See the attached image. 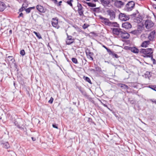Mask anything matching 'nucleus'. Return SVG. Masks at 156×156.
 Segmentation results:
<instances>
[{"instance_id":"obj_1","label":"nucleus","mask_w":156,"mask_h":156,"mask_svg":"<svg viewBox=\"0 0 156 156\" xmlns=\"http://www.w3.org/2000/svg\"><path fill=\"white\" fill-rule=\"evenodd\" d=\"M140 53L144 57H151L152 58L153 51L151 48L141 49L140 51Z\"/></svg>"},{"instance_id":"obj_2","label":"nucleus","mask_w":156,"mask_h":156,"mask_svg":"<svg viewBox=\"0 0 156 156\" xmlns=\"http://www.w3.org/2000/svg\"><path fill=\"white\" fill-rule=\"evenodd\" d=\"M135 3L133 1L129 2L126 5L125 9L128 11H131L134 8Z\"/></svg>"},{"instance_id":"obj_3","label":"nucleus","mask_w":156,"mask_h":156,"mask_svg":"<svg viewBox=\"0 0 156 156\" xmlns=\"http://www.w3.org/2000/svg\"><path fill=\"white\" fill-rule=\"evenodd\" d=\"M119 18L122 21H126L128 20L129 18V16L125 14L121 13L119 15Z\"/></svg>"},{"instance_id":"obj_4","label":"nucleus","mask_w":156,"mask_h":156,"mask_svg":"<svg viewBox=\"0 0 156 156\" xmlns=\"http://www.w3.org/2000/svg\"><path fill=\"white\" fill-rule=\"evenodd\" d=\"M77 7L78 8L77 11L80 16H83V7L81 5L77 2Z\"/></svg>"},{"instance_id":"obj_5","label":"nucleus","mask_w":156,"mask_h":156,"mask_svg":"<svg viewBox=\"0 0 156 156\" xmlns=\"http://www.w3.org/2000/svg\"><path fill=\"white\" fill-rule=\"evenodd\" d=\"M145 25L147 29H150L154 25V23L151 20H147L145 23Z\"/></svg>"},{"instance_id":"obj_6","label":"nucleus","mask_w":156,"mask_h":156,"mask_svg":"<svg viewBox=\"0 0 156 156\" xmlns=\"http://www.w3.org/2000/svg\"><path fill=\"white\" fill-rule=\"evenodd\" d=\"M51 22L52 26L57 29H58L59 27L58 25V19L57 18H53Z\"/></svg>"},{"instance_id":"obj_7","label":"nucleus","mask_w":156,"mask_h":156,"mask_svg":"<svg viewBox=\"0 0 156 156\" xmlns=\"http://www.w3.org/2000/svg\"><path fill=\"white\" fill-rule=\"evenodd\" d=\"M120 36L121 37L124 39H126L129 37V34L124 31L122 30Z\"/></svg>"},{"instance_id":"obj_8","label":"nucleus","mask_w":156,"mask_h":156,"mask_svg":"<svg viewBox=\"0 0 156 156\" xmlns=\"http://www.w3.org/2000/svg\"><path fill=\"white\" fill-rule=\"evenodd\" d=\"M122 30L120 28H115L113 29V33L114 34L117 35H120Z\"/></svg>"},{"instance_id":"obj_9","label":"nucleus","mask_w":156,"mask_h":156,"mask_svg":"<svg viewBox=\"0 0 156 156\" xmlns=\"http://www.w3.org/2000/svg\"><path fill=\"white\" fill-rule=\"evenodd\" d=\"M122 27L126 29H129L131 27L132 25L130 23L126 22L122 23Z\"/></svg>"},{"instance_id":"obj_10","label":"nucleus","mask_w":156,"mask_h":156,"mask_svg":"<svg viewBox=\"0 0 156 156\" xmlns=\"http://www.w3.org/2000/svg\"><path fill=\"white\" fill-rule=\"evenodd\" d=\"M114 4L117 7L120 8L124 5V3L120 1H116L115 2Z\"/></svg>"},{"instance_id":"obj_11","label":"nucleus","mask_w":156,"mask_h":156,"mask_svg":"<svg viewBox=\"0 0 156 156\" xmlns=\"http://www.w3.org/2000/svg\"><path fill=\"white\" fill-rule=\"evenodd\" d=\"M102 4L105 7L108 6L110 2V0H101Z\"/></svg>"},{"instance_id":"obj_12","label":"nucleus","mask_w":156,"mask_h":156,"mask_svg":"<svg viewBox=\"0 0 156 156\" xmlns=\"http://www.w3.org/2000/svg\"><path fill=\"white\" fill-rule=\"evenodd\" d=\"M155 34V31H154L151 32L150 34L148 36V38L150 41H153L154 40Z\"/></svg>"},{"instance_id":"obj_13","label":"nucleus","mask_w":156,"mask_h":156,"mask_svg":"<svg viewBox=\"0 0 156 156\" xmlns=\"http://www.w3.org/2000/svg\"><path fill=\"white\" fill-rule=\"evenodd\" d=\"M109 15L110 16L112 20L115 17V12L112 10H109L108 11Z\"/></svg>"},{"instance_id":"obj_14","label":"nucleus","mask_w":156,"mask_h":156,"mask_svg":"<svg viewBox=\"0 0 156 156\" xmlns=\"http://www.w3.org/2000/svg\"><path fill=\"white\" fill-rule=\"evenodd\" d=\"M86 52L88 58L91 60H93V58L92 57V56L93 55V53L90 51L89 50L86 51Z\"/></svg>"},{"instance_id":"obj_15","label":"nucleus","mask_w":156,"mask_h":156,"mask_svg":"<svg viewBox=\"0 0 156 156\" xmlns=\"http://www.w3.org/2000/svg\"><path fill=\"white\" fill-rule=\"evenodd\" d=\"M128 48L133 53H137L139 52L138 49L135 47H129Z\"/></svg>"},{"instance_id":"obj_16","label":"nucleus","mask_w":156,"mask_h":156,"mask_svg":"<svg viewBox=\"0 0 156 156\" xmlns=\"http://www.w3.org/2000/svg\"><path fill=\"white\" fill-rule=\"evenodd\" d=\"M6 5L5 3L0 2V11H3L6 8Z\"/></svg>"},{"instance_id":"obj_17","label":"nucleus","mask_w":156,"mask_h":156,"mask_svg":"<svg viewBox=\"0 0 156 156\" xmlns=\"http://www.w3.org/2000/svg\"><path fill=\"white\" fill-rule=\"evenodd\" d=\"M36 8L37 10L41 12H45L44 7L40 5H38L37 6Z\"/></svg>"},{"instance_id":"obj_18","label":"nucleus","mask_w":156,"mask_h":156,"mask_svg":"<svg viewBox=\"0 0 156 156\" xmlns=\"http://www.w3.org/2000/svg\"><path fill=\"white\" fill-rule=\"evenodd\" d=\"M150 41H145L143 42L141 45V46L143 47H146L149 44Z\"/></svg>"},{"instance_id":"obj_19","label":"nucleus","mask_w":156,"mask_h":156,"mask_svg":"<svg viewBox=\"0 0 156 156\" xmlns=\"http://www.w3.org/2000/svg\"><path fill=\"white\" fill-rule=\"evenodd\" d=\"M1 144L2 145L3 147L7 149L10 147L9 144L7 142L2 143Z\"/></svg>"},{"instance_id":"obj_20","label":"nucleus","mask_w":156,"mask_h":156,"mask_svg":"<svg viewBox=\"0 0 156 156\" xmlns=\"http://www.w3.org/2000/svg\"><path fill=\"white\" fill-rule=\"evenodd\" d=\"M108 53L110 55H112L113 57H115V58H118V55L114 53L111 50H110V52H108Z\"/></svg>"},{"instance_id":"obj_21","label":"nucleus","mask_w":156,"mask_h":156,"mask_svg":"<svg viewBox=\"0 0 156 156\" xmlns=\"http://www.w3.org/2000/svg\"><path fill=\"white\" fill-rule=\"evenodd\" d=\"M86 4L87 5L90 7H95L96 6V4L93 3L91 2H87Z\"/></svg>"},{"instance_id":"obj_22","label":"nucleus","mask_w":156,"mask_h":156,"mask_svg":"<svg viewBox=\"0 0 156 156\" xmlns=\"http://www.w3.org/2000/svg\"><path fill=\"white\" fill-rule=\"evenodd\" d=\"M131 33L134 34L138 35L139 34L140 32L139 30H136L132 31Z\"/></svg>"},{"instance_id":"obj_23","label":"nucleus","mask_w":156,"mask_h":156,"mask_svg":"<svg viewBox=\"0 0 156 156\" xmlns=\"http://www.w3.org/2000/svg\"><path fill=\"white\" fill-rule=\"evenodd\" d=\"M120 87L126 89H128V87L127 86L123 84H120Z\"/></svg>"},{"instance_id":"obj_24","label":"nucleus","mask_w":156,"mask_h":156,"mask_svg":"<svg viewBox=\"0 0 156 156\" xmlns=\"http://www.w3.org/2000/svg\"><path fill=\"white\" fill-rule=\"evenodd\" d=\"M27 7V6H24V4L23 5L22 7L20 9V11L22 12L23 11L24 9H25V8Z\"/></svg>"},{"instance_id":"obj_25","label":"nucleus","mask_w":156,"mask_h":156,"mask_svg":"<svg viewBox=\"0 0 156 156\" xmlns=\"http://www.w3.org/2000/svg\"><path fill=\"white\" fill-rule=\"evenodd\" d=\"M33 33L36 35V36L37 37H38L39 39H41V37L39 33H37L35 31H34Z\"/></svg>"},{"instance_id":"obj_26","label":"nucleus","mask_w":156,"mask_h":156,"mask_svg":"<svg viewBox=\"0 0 156 156\" xmlns=\"http://www.w3.org/2000/svg\"><path fill=\"white\" fill-rule=\"evenodd\" d=\"M101 19H103L104 21V22L105 24H107L108 23L109 20L107 19L101 17Z\"/></svg>"},{"instance_id":"obj_27","label":"nucleus","mask_w":156,"mask_h":156,"mask_svg":"<svg viewBox=\"0 0 156 156\" xmlns=\"http://www.w3.org/2000/svg\"><path fill=\"white\" fill-rule=\"evenodd\" d=\"M73 0H70L69 1H68L67 2V3L72 7H73V4L72 3V2H73Z\"/></svg>"},{"instance_id":"obj_28","label":"nucleus","mask_w":156,"mask_h":156,"mask_svg":"<svg viewBox=\"0 0 156 156\" xmlns=\"http://www.w3.org/2000/svg\"><path fill=\"white\" fill-rule=\"evenodd\" d=\"M84 77V79L85 80H86L89 83H91V81H90V79L88 77Z\"/></svg>"},{"instance_id":"obj_29","label":"nucleus","mask_w":156,"mask_h":156,"mask_svg":"<svg viewBox=\"0 0 156 156\" xmlns=\"http://www.w3.org/2000/svg\"><path fill=\"white\" fill-rule=\"evenodd\" d=\"M73 41V40H67L66 41V43L67 44H71Z\"/></svg>"},{"instance_id":"obj_30","label":"nucleus","mask_w":156,"mask_h":156,"mask_svg":"<svg viewBox=\"0 0 156 156\" xmlns=\"http://www.w3.org/2000/svg\"><path fill=\"white\" fill-rule=\"evenodd\" d=\"M72 62L76 64L78 63L77 59L74 58H72Z\"/></svg>"},{"instance_id":"obj_31","label":"nucleus","mask_w":156,"mask_h":156,"mask_svg":"<svg viewBox=\"0 0 156 156\" xmlns=\"http://www.w3.org/2000/svg\"><path fill=\"white\" fill-rule=\"evenodd\" d=\"M20 54L22 56H24L25 54V51L24 50H22L20 51Z\"/></svg>"},{"instance_id":"obj_32","label":"nucleus","mask_w":156,"mask_h":156,"mask_svg":"<svg viewBox=\"0 0 156 156\" xmlns=\"http://www.w3.org/2000/svg\"><path fill=\"white\" fill-rule=\"evenodd\" d=\"M31 10L30 9V8L25 9V10L27 13H30V12Z\"/></svg>"},{"instance_id":"obj_33","label":"nucleus","mask_w":156,"mask_h":156,"mask_svg":"<svg viewBox=\"0 0 156 156\" xmlns=\"http://www.w3.org/2000/svg\"><path fill=\"white\" fill-rule=\"evenodd\" d=\"M54 99L53 98L51 97L50 100L48 101V102L49 103L51 104L52 103Z\"/></svg>"},{"instance_id":"obj_34","label":"nucleus","mask_w":156,"mask_h":156,"mask_svg":"<svg viewBox=\"0 0 156 156\" xmlns=\"http://www.w3.org/2000/svg\"><path fill=\"white\" fill-rule=\"evenodd\" d=\"M146 35H145V34H142L141 35V38L142 39H145V38L146 37Z\"/></svg>"},{"instance_id":"obj_35","label":"nucleus","mask_w":156,"mask_h":156,"mask_svg":"<svg viewBox=\"0 0 156 156\" xmlns=\"http://www.w3.org/2000/svg\"><path fill=\"white\" fill-rule=\"evenodd\" d=\"M8 60H10L11 61L13 60V57L12 56H8Z\"/></svg>"},{"instance_id":"obj_36","label":"nucleus","mask_w":156,"mask_h":156,"mask_svg":"<svg viewBox=\"0 0 156 156\" xmlns=\"http://www.w3.org/2000/svg\"><path fill=\"white\" fill-rule=\"evenodd\" d=\"M103 47H104L107 51L108 52H108H110V50L108 48H107L105 46V45H103Z\"/></svg>"},{"instance_id":"obj_37","label":"nucleus","mask_w":156,"mask_h":156,"mask_svg":"<svg viewBox=\"0 0 156 156\" xmlns=\"http://www.w3.org/2000/svg\"><path fill=\"white\" fill-rule=\"evenodd\" d=\"M150 88L152 90L156 91V87L155 86H153L152 87H150Z\"/></svg>"},{"instance_id":"obj_38","label":"nucleus","mask_w":156,"mask_h":156,"mask_svg":"<svg viewBox=\"0 0 156 156\" xmlns=\"http://www.w3.org/2000/svg\"><path fill=\"white\" fill-rule=\"evenodd\" d=\"M67 40H73L72 39V37L71 36H68L67 39Z\"/></svg>"},{"instance_id":"obj_39","label":"nucleus","mask_w":156,"mask_h":156,"mask_svg":"<svg viewBox=\"0 0 156 156\" xmlns=\"http://www.w3.org/2000/svg\"><path fill=\"white\" fill-rule=\"evenodd\" d=\"M98 8H94L93 9V11L94 12H96L97 11H98Z\"/></svg>"},{"instance_id":"obj_40","label":"nucleus","mask_w":156,"mask_h":156,"mask_svg":"<svg viewBox=\"0 0 156 156\" xmlns=\"http://www.w3.org/2000/svg\"><path fill=\"white\" fill-rule=\"evenodd\" d=\"M113 25L114 26L118 27V24L116 23H113Z\"/></svg>"},{"instance_id":"obj_41","label":"nucleus","mask_w":156,"mask_h":156,"mask_svg":"<svg viewBox=\"0 0 156 156\" xmlns=\"http://www.w3.org/2000/svg\"><path fill=\"white\" fill-rule=\"evenodd\" d=\"M52 126L54 128H56V129H58V126H56L55 125V124H53L52 125Z\"/></svg>"},{"instance_id":"obj_42","label":"nucleus","mask_w":156,"mask_h":156,"mask_svg":"<svg viewBox=\"0 0 156 156\" xmlns=\"http://www.w3.org/2000/svg\"><path fill=\"white\" fill-rule=\"evenodd\" d=\"M23 13H21L20 14L19 16L18 17H23Z\"/></svg>"},{"instance_id":"obj_43","label":"nucleus","mask_w":156,"mask_h":156,"mask_svg":"<svg viewBox=\"0 0 156 156\" xmlns=\"http://www.w3.org/2000/svg\"><path fill=\"white\" fill-rule=\"evenodd\" d=\"M83 28H84V29H85L87 28L88 27V26H86V25L85 24H84L83 26Z\"/></svg>"},{"instance_id":"obj_44","label":"nucleus","mask_w":156,"mask_h":156,"mask_svg":"<svg viewBox=\"0 0 156 156\" xmlns=\"http://www.w3.org/2000/svg\"><path fill=\"white\" fill-rule=\"evenodd\" d=\"M78 88L81 92H82V91L81 89V87H78Z\"/></svg>"},{"instance_id":"obj_45","label":"nucleus","mask_w":156,"mask_h":156,"mask_svg":"<svg viewBox=\"0 0 156 156\" xmlns=\"http://www.w3.org/2000/svg\"><path fill=\"white\" fill-rule=\"evenodd\" d=\"M29 8H30V9L31 10L32 9H34L35 8L34 7H29Z\"/></svg>"},{"instance_id":"obj_46","label":"nucleus","mask_w":156,"mask_h":156,"mask_svg":"<svg viewBox=\"0 0 156 156\" xmlns=\"http://www.w3.org/2000/svg\"><path fill=\"white\" fill-rule=\"evenodd\" d=\"M24 6H25V5H27V6H28V5L26 3H24L23 5H24Z\"/></svg>"},{"instance_id":"obj_47","label":"nucleus","mask_w":156,"mask_h":156,"mask_svg":"<svg viewBox=\"0 0 156 156\" xmlns=\"http://www.w3.org/2000/svg\"><path fill=\"white\" fill-rule=\"evenodd\" d=\"M2 135L0 133V140L2 138Z\"/></svg>"},{"instance_id":"obj_48","label":"nucleus","mask_w":156,"mask_h":156,"mask_svg":"<svg viewBox=\"0 0 156 156\" xmlns=\"http://www.w3.org/2000/svg\"><path fill=\"white\" fill-rule=\"evenodd\" d=\"M103 104V105L105 107H106L108 108L107 106L106 105H105V104Z\"/></svg>"},{"instance_id":"obj_49","label":"nucleus","mask_w":156,"mask_h":156,"mask_svg":"<svg viewBox=\"0 0 156 156\" xmlns=\"http://www.w3.org/2000/svg\"><path fill=\"white\" fill-rule=\"evenodd\" d=\"M9 33L10 34H11L12 33V30H10L9 31Z\"/></svg>"},{"instance_id":"obj_50","label":"nucleus","mask_w":156,"mask_h":156,"mask_svg":"<svg viewBox=\"0 0 156 156\" xmlns=\"http://www.w3.org/2000/svg\"><path fill=\"white\" fill-rule=\"evenodd\" d=\"M52 0L53 1H54L55 2H57V0Z\"/></svg>"},{"instance_id":"obj_51","label":"nucleus","mask_w":156,"mask_h":156,"mask_svg":"<svg viewBox=\"0 0 156 156\" xmlns=\"http://www.w3.org/2000/svg\"><path fill=\"white\" fill-rule=\"evenodd\" d=\"M98 0H92V1H94V2H96L97 1H98Z\"/></svg>"},{"instance_id":"obj_52","label":"nucleus","mask_w":156,"mask_h":156,"mask_svg":"<svg viewBox=\"0 0 156 156\" xmlns=\"http://www.w3.org/2000/svg\"><path fill=\"white\" fill-rule=\"evenodd\" d=\"M32 140H34H34H33V137H32Z\"/></svg>"},{"instance_id":"obj_53","label":"nucleus","mask_w":156,"mask_h":156,"mask_svg":"<svg viewBox=\"0 0 156 156\" xmlns=\"http://www.w3.org/2000/svg\"><path fill=\"white\" fill-rule=\"evenodd\" d=\"M62 2V1H60V2H59V3H61Z\"/></svg>"},{"instance_id":"obj_54","label":"nucleus","mask_w":156,"mask_h":156,"mask_svg":"<svg viewBox=\"0 0 156 156\" xmlns=\"http://www.w3.org/2000/svg\"><path fill=\"white\" fill-rule=\"evenodd\" d=\"M155 102L156 103V101H155Z\"/></svg>"}]
</instances>
